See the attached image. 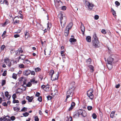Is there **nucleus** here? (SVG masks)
Wrapping results in <instances>:
<instances>
[{
  "label": "nucleus",
  "instance_id": "nucleus-2",
  "mask_svg": "<svg viewBox=\"0 0 121 121\" xmlns=\"http://www.w3.org/2000/svg\"><path fill=\"white\" fill-rule=\"evenodd\" d=\"M62 13H60L59 15V17L60 19V23L61 26L62 28H64L65 26L67 21L66 17L63 16Z\"/></svg>",
  "mask_w": 121,
  "mask_h": 121
},
{
  "label": "nucleus",
  "instance_id": "nucleus-41",
  "mask_svg": "<svg viewBox=\"0 0 121 121\" xmlns=\"http://www.w3.org/2000/svg\"><path fill=\"white\" fill-rule=\"evenodd\" d=\"M2 86H3L5 84V80H3L2 82Z\"/></svg>",
  "mask_w": 121,
  "mask_h": 121
},
{
  "label": "nucleus",
  "instance_id": "nucleus-12",
  "mask_svg": "<svg viewBox=\"0 0 121 121\" xmlns=\"http://www.w3.org/2000/svg\"><path fill=\"white\" fill-rule=\"evenodd\" d=\"M113 64L107 63V66L109 69L111 70L112 69L113 66Z\"/></svg>",
  "mask_w": 121,
  "mask_h": 121
},
{
  "label": "nucleus",
  "instance_id": "nucleus-13",
  "mask_svg": "<svg viewBox=\"0 0 121 121\" xmlns=\"http://www.w3.org/2000/svg\"><path fill=\"white\" fill-rule=\"evenodd\" d=\"M33 99V98L32 96L30 97L29 96H27L26 97V99L28 101L30 102H31Z\"/></svg>",
  "mask_w": 121,
  "mask_h": 121
},
{
  "label": "nucleus",
  "instance_id": "nucleus-19",
  "mask_svg": "<svg viewBox=\"0 0 121 121\" xmlns=\"http://www.w3.org/2000/svg\"><path fill=\"white\" fill-rule=\"evenodd\" d=\"M23 63L26 64H30L31 63V62L29 60L27 59L23 61Z\"/></svg>",
  "mask_w": 121,
  "mask_h": 121
},
{
  "label": "nucleus",
  "instance_id": "nucleus-11",
  "mask_svg": "<svg viewBox=\"0 0 121 121\" xmlns=\"http://www.w3.org/2000/svg\"><path fill=\"white\" fill-rule=\"evenodd\" d=\"M17 17L18 18V17H14L13 19V21L14 22H13V24L14 25H15L16 24H18L19 23L20 21L19 20L17 19H15V18Z\"/></svg>",
  "mask_w": 121,
  "mask_h": 121
},
{
  "label": "nucleus",
  "instance_id": "nucleus-36",
  "mask_svg": "<svg viewBox=\"0 0 121 121\" xmlns=\"http://www.w3.org/2000/svg\"><path fill=\"white\" fill-rule=\"evenodd\" d=\"M29 114L28 113L26 112L23 114V116L25 117H26L29 115Z\"/></svg>",
  "mask_w": 121,
  "mask_h": 121
},
{
  "label": "nucleus",
  "instance_id": "nucleus-54",
  "mask_svg": "<svg viewBox=\"0 0 121 121\" xmlns=\"http://www.w3.org/2000/svg\"><path fill=\"white\" fill-rule=\"evenodd\" d=\"M2 105L6 107L7 106V104L6 102H4L2 104Z\"/></svg>",
  "mask_w": 121,
  "mask_h": 121
},
{
  "label": "nucleus",
  "instance_id": "nucleus-22",
  "mask_svg": "<svg viewBox=\"0 0 121 121\" xmlns=\"http://www.w3.org/2000/svg\"><path fill=\"white\" fill-rule=\"evenodd\" d=\"M30 82H31L33 83L36 84L38 83L37 81H35V79L34 78L30 80Z\"/></svg>",
  "mask_w": 121,
  "mask_h": 121
},
{
  "label": "nucleus",
  "instance_id": "nucleus-37",
  "mask_svg": "<svg viewBox=\"0 0 121 121\" xmlns=\"http://www.w3.org/2000/svg\"><path fill=\"white\" fill-rule=\"evenodd\" d=\"M27 108L24 107L21 110V111L22 112H25L27 111Z\"/></svg>",
  "mask_w": 121,
  "mask_h": 121
},
{
  "label": "nucleus",
  "instance_id": "nucleus-9",
  "mask_svg": "<svg viewBox=\"0 0 121 121\" xmlns=\"http://www.w3.org/2000/svg\"><path fill=\"white\" fill-rule=\"evenodd\" d=\"M4 61L6 63V64L9 67H10L11 65V63L9 59L7 58H5L4 60Z\"/></svg>",
  "mask_w": 121,
  "mask_h": 121
},
{
  "label": "nucleus",
  "instance_id": "nucleus-32",
  "mask_svg": "<svg viewBox=\"0 0 121 121\" xmlns=\"http://www.w3.org/2000/svg\"><path fill=\"white\" fill-rule=\"evenodd\" d=\"M111 11L112 12V14L114 16H116V13L115 11L112 8H111Z\"/></svg>",
  "mask_w": 121,
  "mask_h": 121
},
{
  "label": "nucleus",
  "instance_id": "nucleus-17",
  "mask_svg": "<svg viewBox=\"0 0 121 121\" xmlns=\"http://www.w3.org/2000/svg\"><path fill=\"white\" fill-rule=\"evenodd\" d=\"M73 25V23L72 22L69 23L67 26L66 27L67 29H70L72 27Z\"/></svg>",
  "mask_w": 121,
  "mask_h": 121
},
{
  "label": "nucleus",
  "instance_id": "nucleus-42",
  "mask_svg": "<svg viewBox=\"0 0 121 121\" xmlns=\"http://www.w3.org/2000/svg\"><path fill=\"white\" fill-rule=\"evenodd\" d=\"M35 121H39V119L37 116H36L35 117Z\"/></svg>",
  "mask_w": 121,
  "mask_h": 121
},
{
  "label": "nucleus",
  "instance_id": "nucleus-14",
  "mask_svg": "<svg viewBox=\"0 0 121 121\" xmlns=\"http://www.w3.org/2000/svg\"><path fill=\"white\" fill-rule=\"evenodd\" d=\"M9 92L7 91L5 92V95L8 100L11 97V95H9Z\"/></svg>",
  "mask_w": 121,
  "mask_h": 121
},
{
  "label": "nucleus",
  "instance_id": "nucleus-57",
  "mask_svg": "<svg viewBox=\"0 0 121 121\" xmlns=\"http://www.w3.org/2000/svg\"><path fill=\"white\" fill-rule=\"evenodd\" d=\"M64 51H61V53L62 56H65V55L64 54Z\"/></svg>",
  "mask_w": 121,
  "mask_h": 121
},
{
  "label": "nucleus",
  "instance_id": "nucleus-38",
  "mask_svg": "<svg viewBox=\"0 0 121 121\" xmlns=\"http://www.w3.org/2000/svg\"><path fill=\"white\" fill-rule=\"evenodd\" d=\"M55 4V5L57 4V3H59L60 1V0H54Z\"/></svg>",
  "mask_w": 121,
  "mask_h": 121
},
{
  "label": "nucleus",
  "instance_id": "nucleus-55",
  "mask_svg": "<svg viewBox=\"0 0 121 121\" xmlns=\"http://www.w3.org/2000/svg\"><path fill=\"white\" fill-rule=\"evenodd\" d=\"M5 0H0V4H4Z\"/></svg>",
  "mask_w": 121,
  "mask_h": 121
},
{
  "label": "nucleus",
  "instance_id": "nucleus-58",
  "mask_svg": "<svg viewBox=\"0 0 121 121\" xmlns=\"http://www.w3.org/2000/svg\"><path fill=\"white\" fill-rule=\"evenodd\" d=\"M26 82L25 81H24L23 82V84L22 85V86H24L25 87H26L25 86H26Z\"/></svg>",
  "mask_w": 121,
  "mask_h": 121
},
{
  "label": "nucleus",
  "instance_id": "nucleus-27",
  "mask_svg": "<svg viewBox=\"0 0 121 121\" xmlns=\"http://www.w3.org/2000/svg\"><path fill=\"white\" fill-rule=\"evenodd\" d=\"M89 68L90 69V70L91 71V72H93L94 71L93 69L94 67L92 65H90L89 66Z\"/></svg>",
  "mask_w": 121,
  "mask_h": 121
},
{
  "label": "nucleus",
  "instance_id": "nucleus-6",
  "mask_svg": "<svg viewBox=\"0 0 121 121\" xmlns=\"http://www.w3.org/2000/svg\"><path fill=\"white\" fill-rule=\"evenodd\" d=\"M93 91V89H91L90 90L88 91L87 94V96L90 99L92 100L94 98V95L92 94V92Z\"/></svg>",
  "mask_w": 121,
  "mask_h": 121
},
{
  "label": "nucleus",
  "instance_id": "nucleus-24",
  "mask_svg": "<svg viewBox=\"0 0 121 121\" xmlns=\"http://www.w3.org/2000/svg\"><path fill=\"white\" fill-rule=\"evenodd\" d=\"M83 112L81 114V115L82 116L85 117H86L87 115V114L86 112L84 110L83 111Z\"/></svg>",
  "mask_w": 121,
  "mask_h": 121
},
{
  "label": "nucleus",
  "instance_id": "nucleus-47",
  "mask_svg": "<svg viewBox=\"0 0 121 121\" xmlns=\"http://www.w3.org/2000/svg\"><path fill=\"white\" fill-rule=\"evenodd\" d=\"M6 71L5 70L4 71L3 73L2 74V75L3 76H5L6 75Z\"/></svg>",
  "mask_w": 121,
  "mask_h": 121
},
{
  "label": "nucleus",
  "instance_id": "nucleus-35",
  "mask_svg": "<svg viewBox=\"0 0 121 121\" xmlns=\"http://www.w3.org/2000/svg\"><path fill=\"white\" fill-rule=\"evenodd\" d=\"M12 77L14 79H16L17 78V76L16 74L13 73L12 75Z\"/></svg>",
  "mask_w": 121,
  "mask_h": 121
},
{
  "label": "nucleus",
  "instance_id": "nucleus-25",
  "mask_svg": "<svg viewBox=\"0 0 121 121\" xmlns=\"http://www.w3.org/2000/svg\"><path fill=\"white\" fill-rule=\"evenodd\" d=\"M25 38L27 39L28 38L29 36V33L28 31H26V32L25 33Z\"/></svg>",
  "mask_w": 121,
  "mask_h": 121
},
{
  "label": "nucleus",
  "instance_id": "nucleus-15",
  "mask_svg": "<svg viewBox=\"0 0 121 121\" xmlns=\"http://www.w3.org/2000/svg\"><path fill=\"white\" fill-rule=\"evenodd\" d=\"M75 105L74 102H72L71 104L70 107L69 108V110H70L72 109L74 107Z\"/></svg>",
  "mask_w": 121,
  "mask_h": 121
},
{
  "label": "nucleus",
  "instance_id": "nucleus-59",
  "mask_svg": "<svg viewBox=\"0 0 121 121\" xmlns=\"http://www.w3.org/2000/svg\"><path fill=\"white\" fill-rule=\"evenodd\" d=\"M30 73L31 75H34L35 74V73L34 71H31Z\"/></svg>",
  "mask_w": 121,
  "mask_h": 121
},
{
  "label": "nucleus",
  "instance_id": "nucleus-10",
  "mask_svg": "<svg viewBox=\"0 0 121 121\" xmlns=\"http://www.w3.org/2000/svg\"><path fill=\"white\" fill-rule=\"evenodd\" d=\"M81 31L82 32V35L83 36L84 35V31L85 27L83 24L81 22Z\"/></svg>",
  "mask_w": 121,
  "mask_h": 121
},
{
  "label": "nucleus",
  "instance_id": "nucleus-40",
  "mask_svg": "<svg viewBox=\"0 0 121 121\" xmlns=\"http://www.w3.org/2000/svg\"><path fill=\"white\" fill-rule=\"evenodd\" d=\"M92 116L93 118L94 119H95L97 117V115H96V114L94 113L92 115Z\"/></svg>",
  "mask_w": 121,
  "mask_h": 121
},
{
  "label": "nucleus",
  "instance_id": "nucleus-5",
  "mask_svg": "<svg viewBox=\"0 0 121 121\" xmlns=\"http://www.w3.org/2000/svg\"><path fill=\"white\" fill-rule=\"evenodd\" d=\"M54 71L53 70H51L49 73L50 75L51 76L52 80L53 81H54L58 79L59 77V74L58 73L57 74H56L55 78L52 77V75L54 74Z\"/></svg>",
  "mask_w": 121,
  "mask_h": 121
},
{
  "label": "nucleus",
  "instance_id": "nucleus-45",
  "mask_svg": "<svg viewBox=\"0 0 121 121\" xmlns=\"http://www.w3.org/2000/svg\"><path fill=\"white\" fill-rule=\"evenodd\" d=\"M38 100L40 102H41L42 100L41 97H39L38 98Z\"/></svg>",
  "mask_w": 121,
  "mask_h": 121
},
{
  "label": "nucleus",
  "instance_id": "nucleus-7",
  "mask_svg": "<svg viewBox=\"0 0 121 121\" xmlns=\"http://www.w3.org/2000/svg\"><path fill=\"white\" fill-rule=\"evenodd\" d=\"M116 61L114 60V58L112 57H110L107 60V63L113 64L116 63Z\"/></svg>",
  "mask_w": 121,
  "mask_h": 121
},
{
  "label": "nucleus",
  "instance_id": "nucleus-34",
  "mask_svg": "<svg viewBox=\"0 0 121 121\" xmlns=\"http://www.w3.org/2000/svg\"><path fill=\"white\" fill-rule=\"evenodd\" d=\"M13 103L14 104L15 103H19V101L18 100H15V99H13Z\"/></svg>",
  "mask_w": 121,
  "mask_h": 121
},
{
  "label": "nucleus",
  "instance_id": "nucleus-56",
  "mask_svg": "<svg viewBox=\"0 0 121 121\" xmlns=\"http://www.w3.org/2000/svg\"><path fill=\"white\" fill-rule=\"evenodd\" d=\"M19 36L20 35L18 34L15 35H14V37L15 38L19 37Z\"/></svg>",
  "mask_w": 121,
  "mask_h": 121
},
{
  "label": "nucleus",
  "instance_id": "nucleus-51",
  "mask_svg": "<svg viewBox=\"0 0 121 121\" xmlns=\"http://www.w3.org/2000/svg\"><path fill=\"white\" fill-rule=\"evenodd\" d=\"M95 19L96 20H97L99 19V16L97 15H95L94 16Z\"/></svg>",
  "mask_w": 121,
  "mask_h": 121
},
{
  "label": "nucleus",
  "instance_id": "nucleus-50",
  "mask_svg": "<svg viewBox=\"0 0 121 121\" xmlns=\"http://www.w3.org/2000/svg\"><path fill=\"white\" fill-rule=\"evenodd\" d=\"M66 8V7L65 6H63L61 7V9L63 10H65Z\"/></svg>",
  "mask_w": 121,
  "mask_h": 121
},
{
  "label": "nucleus",
  "instance_id": "nucleus-48",
  "mask_svg": "<svg viewBox=\"0 0 121 121\" xmlns=\"http://www.w3.org/2000/svg\"><path fill=\"white\" fill-rule=\"evenodd\" d=\"M92 107L91 106H88L87 108L88 110H90L92 109Z\"/></svg>",
  "mask_w": 121,
  "mask_h": 121
},
{
  "label": "nucleus",
  "instance_id": "nucleus-1",
  "mask_svg": "<svg viewBox=\"0 0 121 121\" xmlns=\"http://www.w3.org/2000/svg\"><path fill=\"white\" fill-rule=\"evenodd\" d=\"M92 42L93 46L95 48H98L99 47V42L96 34H94L93 35Z\"/></svg>",
  "mask_w": 121,
  "mask_h": 121
},
{
  "label": "nucleus",
  "instance_id": "nucleus-63",
  "mask_svg": "<svg viewBox=\"0 0 121 121\" xmlns=\"http://www.w3.org/2000/svg\"><path fill=\"white\" fill-rule=\"evenodd\" d=\"M46 86H45L44 85H43L41 86V88L42 89H43L44 88H45Z\"/></svg>",
  "mask_w": 121,
  "mask_h": 121
},
{
  "label": "nucleus",
  "instance_id": "nucleus-33",
  "mask_svg": "<svg viewBox=\"0 0 121 121\" xmlns=\"http://www.w3.org/2000/svg\"><path fill=\"white\" fill-rule=\"evenodd\" d=\"M41 69L39 68H37L35 69V70L36 72H38L40 71Z\"/></svg>",
  "mask_w": 121,
  "mask_h": 121
},
{
  "label": "nucleus",
  "instance_id": "nucleus-30",
  "mask_svg": "<svg viewBox=\"0 0 121 121\" xmlns=\"http://www.w3.org/2000/svg\"><path fill=\"white\" fill-rule=\"evenodd\" d=\"M115 112L114 111H112L110 114V117L112 118H113L114 116Z\"/></svg>",
  "mask_w": 121,
  "mask_h": 121
},
{
  "label": "nucleus",
  "instance_id": "nucleus-8",
  "mask_svg": "<svg viewBox=\"0 0 121 121\" xmlns=\"http://www.w3.org/2000/svg\"><path fill=\"white\" fill-rule=\"evenodd\" d=\"M31 73V71L29 69H27L23 71V73L24 75L27 76L30 74Z\"/></svg>",
  "mask_w": 121,
  "mask_h": 121
},
{
  "label": "nucleus",
  "instance_id": "nucleus-23",
  "mask_svg": "<svg viewBox=\"0 0 121 121\" xmlns=\"http://www.w3.org/2000/svg\"><path fill=\"white\" fill-rule=\"evenodd\" d=\"M26 57V56L25 55H21L19 57V59L23 60L25 59Z\"/></svg>",
  "mask_w": 121,
  "mask_h": 121
},
{
  "label": "nucleus",
  "instance_id": "nucleus-28",
  "mask_svg": "<svg viewBox=\"0 0 121 121\" xmlns=\"http://www.w3.org/2000/svg\"><path fill=\"white\" fill-rule=\"evenodd\" d=\"M19 67L21 68H25L26 67V66H24L23 64H21L19 65Z\"/></svg>",
  "mask_w": 121,
  "mask_h": 121
},
{
  "label": "nucleus",
  "instance_id": "nucleus-4",
  "mask_svg": "<svg viewBox=\"0 0 121 121\" xmlns=\"http://www.w3.org/2000/svg\"><path fill=\"white\" fill-rule=\"evenodd\" d=\"M74 89V88H72L69 89L67 91L66 94V96H67V98H69L70 97H72L73 96Z\"/></svg>",
  "mask_w": 121,
  "mask_h": 121
},
{
  "label": "nucleus",
  "instance_id": "nucleus-20",
  "mask_svg": "<svg viewBox=\"0 0 121 121\" xmlns=\"http://www.w3.org/2000/svg\"><path fill=\"white\" fill-rule=\"evenodd\" d=\"M87 41L89 42H91V38L90 36H87L86 38Z\"/></svg>",
  "mask_w": 121,
  "mask_h": 121
},
{
  "label": "nucleus",
  "instance_id": "nucleus-62",
  "mask_svg": "<svg viewBox=\"0 0 121 121\" xmlns=\"http://www.w3.org/2000/svg\"><path fill=\"white\" fill-rule=\"evenodd\" d=\"M5 46L4 45H3L1 46V49L2 50H3L5 48Z\"/></svg>",
  "mask_w": 121,
  "mask_h": 121
},
{
  "label": "nucleus",
  "instance_id": "nucleus-31",
  "mask_svg": "<svg viewBox=\"0 0 121 121\" xmlns=\"http://www.w3.org/2000/svg\"><path fill=\"white\" fill-rule=\"evenodd\" d=\"M31 85L32 84L30 82H28L27 84L25 86L26 87V86L29 87L31 86Z\"/></svg>",
  "mask_w": 121,
  "mask_h": 121
},
{
  "label": "nucleus",
  "instance_id": "nucleus-39",
  "mask_svg": "<svg viewBox=\"0 0 121 121\" xmlns=\"http://www.w3.org/2000/svg\"><path fill=\"white\" fill-rule=\"evenodd\" d=\"M86 61L88 64H90L91 62V59L89 58Z\"/></svg>",
  "mask_w": 121,
  "mask_h": 121
},
{
  "label": "nucleus",
  "instance_id": "nucleus-61",
  "mask_svg": "<svg viewBox=\"0 0 121 121\" xmlns=\"http://www.w3.org/2000/svg\"><path fill=\"white\" fill-rule=\"evenodd\" d=\"M4 2L5 4L7 5H9V3L7 0H5Z\"/></svg>",
  "mask_w": 121,
  "mask_h": 121
},
{
  "label": "nucleus",
  "instance_id": "nucleus-49",
  "mask_svg": "<svg viewBox=\"0 0 121 121\" xmlns=\"http://www.w3.org/2000/svg\"><path fill=\"white\" fill-rule=\"evenodd\" d=\"M16 95L15 94H14L13 95L12 97L13 99H15L16 98Z\"/></svg>",
  "mask_w": 121,
  "mask_h": 121
},
{
  "label": "nucleus",
  "instance_id": "nucleus-52",
  "mask_svg": "<svg viewBox=\"0 0 121 121\" xmlns=\"http://www.w3.org/2000/svg\"><path fill=\"white\" fill-rule=\"evenodd\" d=\"M40 95V93L39 92H37L36 93L35 96L37 97H39Z\"/></svg>",
  "mask_w": 121,
  "mask_h": 121
},
{
  "label": "nucleus",
  "instance_id": "nucleus-18",
  "mask_svg": "<svg viewBox=\"0 0 121 121\" xmlns=\"http://www.w3.org/2000/svg\"><path fill=\"white\" fill-rule=\"evenodd\" d=\"M79 117V115L77 112H74V113L73 117L76 118H78Z\"/></svg>",
  "mask_w": 121,
  "mask_h": 121
},
{
  "label": "nucleus",
  "instance_id": "nucleus-44",
  "mask_svg": "<svg viewBox=\"0 0 121 121\" xmlns=\"http://www.w3.org/2000/svg\"><path fill=\"white\" fill-rule=\"evenodd\" d=\"M10 119L12 121H14L15 119V117L14 116H12L10 117Z\"/></svg>",
  "mask_w": 121,
  "mask_h": 121
},
{
  "label": "nucleus",
  "instance_id": "nucleus-60",
  "mask_svg": "<svg viewBox=\"0 0 121 121\" xmlns=\"http://www.w3.org/2000/svg\"><path fill=\"white\" fill-rule=\"evenodd\" d=\"M26 103V101L25 100H23V101H22V105L25 104Z\"/></svg>",
  "mask_w": 121,
  "mask_h": 121
},
{
  "label": "nucleus",
  "instance_id": "nucleus-3",
  "mask_svg": "<svg viewBox=\"0 0 121 121\" xmlns=\"http://www.w3.org/2000/svg\"><path fill=\"white\" fill-rule=\"evenodd\" d=\"M84 4L85 6L87 8H88L89 10H91L94 6V5L92 3H91L86 0H83Z\"/></svg>",
  "mask_w": 121,
  "mask_h": 121
},
{
  "label": "nucleus",
  "instance_id": "nucleus-16",
  "mask_svg": "<svg viewBox=\"0 0 121 121\" xmlns=\"http://www.w3.org/2000/svg\"><path fill=\"white\" fill-rule=\"evenodd\" d=\"M69 29H67L66 28L65 31V36H67L68 35L69 33Z\"/></svg>",
  "mask_w": 121,
  "mask_h": 121
},
{
  "label": "nucleus",
  "instance_id": "nucleus-26",
  "mask_svg": "<svg viewBox=\"0 0 121 121\" xmlns=\"http://www.w3.org/2000/svg\"><path fill=\"white\" fill-rule=\"evenodd\" d=\"M84 110L82 109H79L78 111V112H77L78 113L79 115H81L82 114V113L83 112V111Z\"/></svg>",
  "mask_w": 121,
  "mask_h": 121
},
{
  "label": "nucleus",
  "instance_id": "nucleus-21",
  "mask_svg": "<svg viewBox=\"0 0 121 121\" xmlns=\"http://www.w3.org/2000/svg\"><path fill=\"white\" fill-rule=\"evenodd\" d=\"M76 39L74 38H70L69 39V41L72 43H73V42H76Z\"/></svg>",
  "mask_w": 121,
  "mask_h": 121
},
{
  "label": "nucleus",
  "instance_id": "nucleus-46",
  "mask_svg": "<svg viewBox=\"0 0 121 121\" xmlns=\"http://www.w3.org/2000/svg\"><path fill=\"white\" fill-rule=\"evenodd\" d=\"M102 33L103 34H106V30L104 29H103L101 31Z\"/></svg>",
  "mask_w": 121,
  "mask_h": 121
},
{
  "label": "nucleus",
  "instance_id": "nucleus-43",
  "mask_svg": "<svg viewBox=\"0 0 121 121\" xmlns=\"http://www.w3.org/2000/svg\"><path fill=\"white\" fill-rule=\"evenodd\" d=\"M47 98L48 100H50L52 98V97L50 95H48L47 96Z\"/></svg>",
  "mask_w": 121,
  "mask_h": 121
},
{
  "label": "nucleus",
  "instance_id": "nucleus-53",
  "mask_svg": "<svg viewBox=\"0 0 121 121\" xmlns=\"http://www.w3.org/2000/svg\"><path fill=\"white\" fill-rule=\"evenodd\" d=\"M115 4L117 6H119L120 5V3L118 1H116L115 2Z\"/></svg>",
  "mask_w": 121,
  "mask_h": 121
},
{
  "label": "nucleus",
  "instance_id": "nucleus-29",
  "mask_svg": "<svg viewBox=\"0 0 121 121\" xmlns=\"http://www.w3.org/2000/svg\"><path fill=\"white\" fill-rule=\"evenodd\" d=\"M13 108L14 111L16 112L18 111L20 109L19 108H17L15 107H13Z\"/></svg>",
  "mask_w": 121,
  "mask_h": 121
},
{
  "label": "nucleus",
  "instance_id": "nucleus-64",
  "mask_svg": "<svg viewBox=\"0 0 121 121\" xmlns=\"http://www.w3.org/2000/svg\"><path fill=\"white\" fill-rule=\"evenodd\" d=\"M69 121H72V117H70L69 118Z\"/></svg>",
  "mask_w": 121,
  "mask_h": 121
}]
</instances>
